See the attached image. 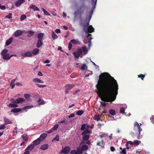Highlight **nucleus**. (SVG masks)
Instances as JSON below:
<instances>
[{"label": "nucleus", "mask_w": 154, "mask_h": 154, "mask_svg": "<svg viewBox=\"0 0 154 154\" xmlns=\"http://www.w3.org/2000/svg\"><path fill=\"white\" fill-rule=\"evenodd\" d=\"M97 93L103 102H101L103 107H106V102H112L116 100L118 94V85L116 80L108 72H103L99 76L96 85Z\"/></svg>", "instance_id": "1"}, {"label": "nucleus", "mask_w": 154, "mask_h": 154, "mask_svg": "<svg viewBox=\"0 0 154 154\" xmlns=\"http://www.w3.org/2000/svg\"><path fill=\"white\" fill-rule=\"evenodd\" d=\"M91 15H89L88 19L86 18L84 20V22L83 23V28L84 32L87 34L88 33L90 34L94 31V29L92 25H89V22L91 18Z\"/></svg>", "instance_id": "2"}, {"label": "nucleus", "mask_w": 154, "mask_h": 154, "mask_svg": "<svg viewBox=\"0 0 154 154\" xmlns=\"http://www.w3.org/2000/svg\"><path fill=\"white\" fill-rule=\"evenodd\" d=\"M8 50L5 49L2 51L1 54L2 56L3 59L5 60H9L11 57L14 56H16V55H11L8 53Z\"/></svg>", "instance_id": "3"}, {"label": "nucleus", "mask_w": 154, "mask_h": 154, "mask_svg": "<svg viewBox=\"0 0 154 154\" xmlns=\"http://www.w3.org/2000/svg\"><path fill=\"white\" fill-rule=\"evenodd\" d=\"M82 135V140L81 141L80 144H85L87 140H88L89 139L90 135L89 134H87L86 131V130L84 131L83 132H82L81 133Z\"/></svg>", "instance_id": "4"}, {"label": "nucleus", "mask_w": 154, "mask_h": 154, "mask_svg": "<svg viewBox=\"0 0 154 154\" xmlns=\"http://www.w3.org/2000/svg\"><path fill=\"white\" fill-rule=\"evenodd\" d=\"M91 34L88 33V34H87V37L85 38L84 40V43L86 44L88 43V46L89 48L90 47L91 44V40L92 39V38L91 37Z\"/></svg>", "instance_id": "5"}, {"label": "nucleus", "mask_w": 154, "mask_h": 154, "mask_svg": "<svg viewBox=\"0 0 154 154\" xmlns=\"http://www.w3.org/2000/svg\"><path fill=\"white\" fill-rule=\"evenodd\" d=\"M134 129H137L138 131V135L137 136V139H139L140 137V131H142V129L140 127L138 124L137 122L134 123Z\"/></svg>", "instance_id": "6"}, {"label": "nucleus", "mask_w": 154, "mask_h": 154, "mask_svg": "<svg viewBox=\"0 0 154 154\" xmlns=\"http://www.w3.org/2000/svg\"><path fill=\"white\" fill-rule=\"evenodd\" d=\"M75 86L74 84H67L66 85L65 87V92L66 94L69 93V91L73 88Z\"/></svg>", "instance_id": "7"}, {"label": "nucleus", "mask_w": 154, "mask_h": 154, "mask_svg": "<svg viewBox=\"0 0 154 154\" xmlns=\"http://www.w3.org/2000/svg\"><path fill=\"white\" fill-rule=\"evenodd\" d=\"M85 8L86 6L84 5H82L79 7L78 8V15L79 14L81 16L82 14H83Z\"/></svg>", "instance_id": "8"}, {"label": "nucleus", "mask_w": 154, "mask_h": 154, "mask_svg": "<svg viewBox=\"0 0 154 154\" xmlns=\"http://www.w3.org/2000/svg\"><path fill=\"white\" fill-rule=\"evenodd\" d=\"M72 15L74 17L75 20H76L77 16V9L76 7H73L72 8Z\"/></svg>", "instance_id": "9"}, {"label": "nucleus", "mask_w": 154, "mask_h": 154, "mask_svg": "<svg viewBox=\"0 0 154 154\" xmlns=\"http://www.w3.org/2000/svg\"><path fill=\"white\" fill-rule=\"evenodd\" d=\"M25 101V100L22 98H18L15 101H12L11 102L13 103L18 104L22 103Z\"/></svg>", "instance_id": "10"}, {"label": "nucleus", "mask_w": 154, "mask_h": 154, "mask_svg": "<svg viewBox=\"0 0 154 154\" xmlns=\"http://www.w3.org/2000/svg\"><path fill=\"white\" fill-rule=\"evenodd\" d=\"M70 149L69 146H66L61 151V153L64 154H68L70 151Z\"/></svg>", "instance_id": "11"}, {"label": "nucleus", "mask_w": 154, "mask_h": 154, "mask_svg": "<svg viewBox=\"0 0 154 154\" xmlns=\"http://www.w3.org/2000/svg\"><path fill=\"white\" fill-rule=\"evenodd\" d=\"M23 33V32L22 31L20 30H18L15 32L14 35L15 37H17L20 36Z\"/></svg>", "instance_id": "12"}, {"label": "nucleus", "mask_w": 154, "mask_h": 154, "mask_svg": "<svg viewBox=\"0 0 154 154\" xmlns=\"http://www.w3.org/2000/svg\"><path fill=\"white\" fill-rule=\"evenodd\" d=\"M22 55L24 57H31L32 56L31 52L27 51L24 53L22 54Z\"/></svg>", "instance_id": "13"}, {"label": "nucleus", "mask_w": 154, "mask_h": 154, "mask_svg": "<svg viewBox=\"0 0 154 154\" xmlns=\"http://www.w3.org/2000/svg\"><path fill=\"white\" fill-rule=\"evenodd\" d=\"M35 147L34 145L31 144L29 146H28L25 149V151L29 152V151L33 149Z\"/></svg>", "instance_id": "14"}, {"label": "nucleus", "mask_w": 154, "mask_h": 154, "mask_svg": "<svg viewBox=\"0 0 154 154\" xmlns=\"http://www.w3.org/2000/svg\"><path fill=\"white\" fill-rule=\"evenodd\" d=\"M49 147V145L46 144L42 145L40 147V149L42 150H45L47 149Z\"/></svg>", "instance_id": "15"}, {"label": "nucleus", "mask_w": 154, "mask_h": 154, "mask_svg": "<svg viewBox=\"0 0 154 154\" xmlns=\"http://www.w3.org/2000/svg\"><path fill=\"white\" fill-rule=\"evenodd\" d=\"M47 135L48 134L47 133H43L41 134L40 137L38 138L40 139V140L41 141L42 140L45 139V138L47 136Z\"/></svg>", "instance_id": "16"}, {"label": "nucleus", "mask_w": 154, "mask_h": 154, "mask_svg": "<svg viewBox=\"0 0 154 154\" xmlns=\"http://www.w3.org/2000/svg\"><path fill=\"white\" fill-rule=\"evenodd\" d=\"M24 2V0H18L15 3V5L17 7H18Z\"/></svg>", "instance_id": "17"}, {"label": "nucleus", "mask_w": 154, "mask_h": 154, "mask_svg": "<svg viewBox=\"0 0 154 154\" xmlns=\"http://www.w3.org/2000/svg\"><path fill=\"white\" fill-rule=\"evenodd\" d=\"M30 9H32L34 11H39V9L35 5H31L29 7Z\"/></svg>", "instance_id": "18"}, {"label": "nucleus", "mask_w": 154, "mask_h": 154, "mask_svg": "<svg viewBox=\"0 0 154 154\" xmlns=\"http://www.w3.org/2000/svg\"><path fill=\"white\" fill-rule=\"evenodd\" d=\"M41 140L38 138L36 140H35L33 142V145H37L40 143Z\"/></svg>", "instance_id": "19"}, {"label": "nucleus", "mask_w": 154, "mask_h": 154, "mask_svg": "<svg viewBox=\"0 0 154 154\" xmlns=\"http://www.w3.org/2000/svg\"><path fill=\"white\" fill-rule=\"evenodd\" d=\"M4 120L5 121L4 124L5 125L8 124H11L12 123L11 121L6 117L4 118Z\"/></svg>", "instance_id": "20"}, {"label": "nucleus", "mask_w": 154, "mask_h": 154, "mask_svg": "<svg viewBox=\"0 0 154 154\" xmlns=\"http://www.w3.org/2000/svg\"><path fill=\"white\" fill-rule=\"evenodd\" d=\"M13 40V38L12 37H11L6 42V45L7 46L9 45L12 42Z\"/></svg>", "instance_id": "21"}, {"label": "nucleus", "mask_w": 154, "mask_h": 154, "mask_svg": "<svg viewBox=\"0 0 154 154\" xmlns=\"http://www.w3.org/2000/svg\"><path fill=\"white\" fill-rule=\"evenodd\" d=\"M43 45V43L42 40H38L37 43L36 44V47L39 48Z\"/></svg>", "instance_id": "22"}, {"label": "nucleus", "mask_w": 154, "mask_h": 154, "mask_svg": "<svg viewBox=\"0 0 154 154\" xmlns=\"http://www.w3.org/2000/svg\"><path fill=\"white\" fill-rule=\"evenodd\" d=\"M43 35L44 34L42 33H40L37 36V37L38 39V40L42 41L43 39Z\"/></svg>", "instance_id": "23"}, {"label": "nucleus", "mask_w": 154, "mask_h": 154, "mask_svg": "<svg viewBox=\"0 0 154 154\" xmlns=\"http://www.w3.org/2000/svg\"><path fill=\"white\" fill-rule=\"evenodd\" d=\"M33 82L35 83L38 82L40 83H43L44 82L42 80H40L38 78H35L33 79Z\"/></svg>", "instance_id": "24"}, {"label": "nucleus", "mask_w": 154, "mask_h": 154, "mask_svg": "<svg viewBox=\"0 0 154 154\" xmlns=\"http://www.w3.org/2000/svg\"><path fill=\"white\" fill-rule=\"evenodd\" d=\"M104 141L103 139H102L101 141H98L97 143V145L98 146H101L102 147H104V146H103L102 145H103Z\"/></svg>", "instance_id": "25"}, {"label": "nucleus", "mask_w": 154, "mask_h": 154, "mask_svg": "<svg viewBox=\"0 0 154 154\" xmlns=\"http://www.w3.org/2000/svg\"><path fill=\"white\" fill-rule=\"evenodd\" d=\"M27 36L29 37H30L32 36H33L34 34V32L32 31H28L27 32Z\"/></svg>", "instance_id": "26"}, {"label": "nucleus", "mask_w": 154, "mask_h": 154, "mask_svg": "<svg viewBox=\"0 0 154 154\" xmlns=\"http://www.w3.org/2000/svg\"><path fill=\"white\" fill-rule=\"evenodd\" d=\"M21 110L20 108H14L11 110V112L14 113H17L20 112Z\"/></svg>", "instance_id": "27"}, {"label": "nucleus", "mask_w": 154, "mask_h": 154, "mask_svg": "<svg viewBox=\"0 0 154 154\" xmlns=\"http://www.w3.org/2000/svg\"><path fill=\"white\" fill-rule=\"evenodd\" d=\"M88 149V146L85 144V143L82 146V151H85V150H87Z\"/></svg>", "instance_id": "28"}, {"label": "nucleus", "mask_w": 154, "mask_h": 154, "mask_svg": "<svg viewBox=\"0 0 154 154\" xmlns=\"http://www.w3.org/2000/svg\"><path fill=\"white\" fill-rule=\"evenodd\" d=\"M39 50L37 48L34 49L32 51V54L35 55H36L38 53Z\"/></svg>", "instance_id": "29"}, {"label": "nucleus", "mask_w": 154, "mask_h": 154, "mask_svg": "<svg viewBox=\"0 0 154 154\" xmlns=\"http://www.w3.org/2000/svg\"><path fill=\"white\" fill-rule=\"evenodd\" d=\"M52 39L54 40H55V39H57L58 38L57 35L53 31L52 34Z\"/></svg>", "instance_id": "30"}, {"label": "nucleus", "mask_w": 154, "mask_h": 154, "mask_svg": "<svg viewBox=\"0 0 154 154\" xmlns=\"http://www.w3.org/2000/svg\"><path fill=\"white\" fill-rule=\"evenodd\" d=\"M16 79H14L12 80L10 83V85L11 86V88L13 89L15 86V84H14V82Z\"/></svg>", "instance_id": "31"}, {"label": "nucleus", "mask_w": 154, "mask_h": 154, "mask_svg": "<svg viewBox=\"0 0 154 154\" xmlns=\"http://www.w3.org/2000/svg\"><path fill=\"white\" fill-rule=\"evenodd\" d=\"M17 103H10L8 105V106L11 108H14L17 107L18 105L16 104Z\"/></svg>", "instance_id": "32"}, {"label": "nucleus", "mask_w": 154, "mask_h": 154, "mask_svg": "<svg viewBox=\"0 0 154 154\" xmlns=\"http://www.w3.org/2000/svg\"><path fill=\"white\" fill-rule=\"evenodd\" d=\"M37 102L38 103L39 105H42L45 103V102L43 100L39 99L38 101Z\"/></svg>", "instance_id": "33"}, {"label": "nucleus", "mask_w": 154, "mask_h": 154, "mask_svg": "<svg viewBox=\"0 0 154 154\" xmlns=\"http://www.w3.org/2000/svg\"><path fill=\"white\" fill-rule=\"evenodd\" d=\"M82 51L85 54H86V53H87L88 51L87 47H86V46H83V47H82Z\"/></svg>", "instance_id": "34"}, {"label": "nucleus", "mask_w": 154, "mask_h": 154, "mask_svg": "<svg viewBox=\"0 0 154 154\" xmlns=\"http://www.w3.org/2000/svg\"><path fill=\"white\" fill-rule=\"evenodd\" d=\"M109 113L112 115H114L116 114V111L113 109H110L109 111Z\"/></svg>", "instance_id": "35"}, {"label": "nucleus", "mask_w": 154, "mask_h": 154, "mask_svg": "<svg viewBox=\"0 0 154 154\" xmlns=\"http://www.w3.org/2000/svg\"><path fill=\"white\" fill-rule=\"evenodd\" d=\"M23 139L25 140V141H26L28 140V137L27 134H24L22 135V136Z\"/></svg>", "instance_id": "36"}, {"label": "nucleus", "mask_w": 154, "mask_h": 154, "mask_svg": "<svg viewBox=\"0 0 154 154\" xmlns=\"http://www.w3.org/2000/svg\"><path fill=\"white\" fill-rule=\"evenodd\" d=\"M94 119L97 121H98L100 119V117L99 115H96L94 116Z\"/></svg>", "instance_id": "37"}, {"label": "nucleus", "mask_w": 154, "mask_h": 154, "mask_svg": "<svg viewBox=\"0 0 154 154\" xmlns=\"http://www.w3.org/2000/svg\"><path fill=\"white\" fill-rule=\"evenodd\" d=\"M44 14L45 15L50 16L51 14L44 8H42Z\"/></svg>", "instance_id": "38"}, {"label": "nucleus", "mask_w": 154, "mask_h": 154, "mask_svg": "<svg viewBox=\"0 0 154 154\" xmlns=\"http://www.w3.org/2000/svg\"><path fill=\"white\" fill-rule=\"evenodd\" d=\"M82 52V49H78V58L79 57V56L80 54H81Z\"/></svg>", "instance_id": "39"}, {"label": "nucleus", "mask_w": 154, "mask_h": 154, "mask_svg": "<svg viewBox=\"0 0 154 154\" xmlns=\"http://www.w3.org/2000/svg\"><path fill=\"white\" fill-rule=\"evenodd\" d=\"M59 136L57 134L52 140V141L54 142L55 140H56L57 141H59Z\"/></svg>", "instance_id": "40"}, {"label": "nucleus", "mask_w": 154, "mask_h": 154, "mask_svg": "<svg viewBox=\"0 0 154 154\" xmlns=\"http://www.w3.org/2000/svg\"><path fill=\"white\" fill-rule=\"evenodd\" d=\"M97 0H92V5L94 6V9L95 6L97 4Z\"/></svg>", "instance_id": "41"}, {"label": "nucleus", "mask_w": 154, "mask_h": 154, "mask_svg": "<svg viewBox=\"0 0 154 154\" xmlns=\"http://www.w3.org/2000/svg\"><path fill=\"white\" fill-rule=\"evenodd\" d=\"M33 107V106L32 105L26 106L24 107L23 108V109H24V110L26 109H30L32 108Z\"/></svg>", "instance_id": "42"}, {"label": "nucleus", "mask_w": 154, "mask_h": 154, "mask_svg": "<svg viewBox=\"0 0 154 154\" xmlns=\"http://www.w3.org/2000/svg\"><path fill=\"white\" fill-rule=\"evenodd\" d=\"M141 142L140 141H138V140H135L134 141V145H138L139 144L141 143Z\"/></svg>", "instance_id": "43"}, {"label": "nucleus", "mask_w": 154, "mask_h": 154, "mask_svg": "<svg viewBox=\"0 0 154 154\" xmlns=\"http://www.w3.org/2000/svg\"><path fill=\"white\" fill-rule=\"evenodd\" d=\"M12 13H9L8 15H6L5 17L9 19H10L12 18Z\"/></svg>", "instance_id": "44"}, {"label": "nucleus", "mask_w": 154, "mask_h": 154, "mask_svg": "<svg viewBox=\"0 0 154 154\" xmlns=\"http://www.w3.org/2000/svg\"><path fill=\"white\" fill-rule=\"evenodd\" d=\"M145 76V75H142V74H140V75H138V76L139 78H141L142 80H143Z\"/></svg>", "instance_id": "45"}, {"label": "nucleus", "mask_w": 154, "mask_h": 154, "mask_svg": "<svg viewBox=\"0 0 154 154\" xmlns=\"http://www.w3.org/2000/svg\"><path fill=\"white\" fill-rule=\"evenodd\" d=\"M84 112L83 110H79L78 111V115H81Z\"/></svg>", "instance_id": "46"}, {"label": "nucleus", "mask_w": 154, "mask_h": 154, "mask_svg": "<svg viewBox=\"0 0 154 154\" xmlns=\"http://www.w3.org/2000/svg\"><path fill=\"white\" fill-rule=\"evenodd\" d=\"M26 18V17L25 15L23 14L20 17V20L22 21L24 20Z\"/></svg>", "instance_id": "47"}, {"label": "nucleus", "mask_w": 154, "mask_h": 154, "mask_svg": "<svg viewBox=\"0 0 154 154\" xmlns=\"http://www.w3.org/2000/svg\"><path fill=\"white\" fill-rule=\"evenodd\" d=\"M87 66L86 64H84L81 67V69H82V70H85V69H86V68H87Z\"/></svg>", "instance_id": "48"}, {"label": "nucleus", "mask_w": 154, "mask_h": 154, "mask_svg": "<svg viewBox=\"0 0 154 154\" xmlns=\"http://www.w3.org/2000/svg\"><path fill=\"white\" fill-rule=\"evenodd\" d=\"M83 153V152L82 149V147L80 149L79 148H78V154H82Z\"/></svg>", "instance_id": "49"}, {"label": "nucleus", "mask_w": 154, "mask_h": 154, "mask_svg": "<svg viewBox=\"0 0 154 154\" xmlns=\"http://www.w3.org/2000/svg\"><path fill=\"white\" fill-rule=\"evenodd\" d=\"M120 112L121 113H122V114H124V113L125 112V109H124V108L122 107L120 109Z\"/></svg>", "instance_id": "50"}, {"label": "nucleus", "mask_w": 154, "mask_h": 154, "mask_svg": "<svg viewBox=\"0 0 154 154\" xmlns=\"http://www.w3.org/2000/svg\"><path fill=\"white\" fill-rule=\"evenodd\" d=\"M58 127V125L57 124L55 125L54 127L52 128V129L53 131L56 130L57 129Z\"/></svg>", "instance_id": "51"}, {"label": "nucleus", "mask_w": 154, "mask_h": 154, "mask_svg": "<svg viewBox=\"0 0 154 154\" xmlns=\"http://www.w3.org/2000/svg\"><path fill=\"white\" fill-rule=\"evenodd\" d=\"M85 131L87 134H89L90 133H92L91 131L90 130L88 129H86Z\"/></svg>", "instance_id": "52"}, {"label": "nucleus", "mask_w": 154, "mask_h": 154, "mask_svg": "<svg viewBox=\"0 0 154 154\" xmlns=\"http://www.w3.org/2000/svg\"><path fill=\"white\" fill-rule=\"evenodd\" d=\"M121 154H126V151L125 148L122 149V151L120 152Z\"/></svg>", "instance_id": "53"}, {"label": "nucleus", "mask_w": 154, "mask_h": 154, "mask_svg": "<svg viewBox=\"0 0 154 154\" xmlns=\"http://www.w3.org/2000/svg\"><path fill=\"white\" fill-rule=\"evenodd\" d=\"M69 154H77V151L75 150H72Z\"/></svg>", "instance_id": "54"}, {"label": "nucleus", "mask_w": 154, "mask_h": 154, "mask_svg": "<svg viewBox=\"0 0 154 154\" xmlns=\"http://www.w3.org/2000/svg\"><path fill=\"white\" fill-rule=\"evenodd\" d=\"M70 42L71 43L73 44L74 45H76L77 44V42L76 40L75 39L71 40Z\"/></svg>", "instance_id": "55"}, {"label": "nucleus", "mask_w": 154, "mask_h": 154, "mask_svg": "<svg viewBox=\"0 0 154 154\" xmlns=\"http://www.w3.org/2000/svg\"><path fill=\"white\" fill-rule=\"evenodd\" d=\"M5 124L1 125L0 126V130L3 129L5 128L6 127L5 126Z\"/></svg>", "instance_id": "56"}, {"label": "nucleus", "mask_w": 154, "mask_h": 154, "mask_svg": "<svg viewBox=\"0 0 154 154\" xmlns=\"http://www.w3.org/2000/svg\"><path fill=\"white\" fill-rule=\"evenodd\" d=\"M36 85H37V87H38L40 88H43L46 86V85H39V84H36Z\"/></svg>", "instance_id": "57"}, {"label": "nucleus", "mask_w": 154, "mask_h": 154, "mask_svg": "<svg viewBox=\"0 0 154 154\" xmlns=\"http://www.w3.org/2000/svg\"><path fill=\"white\" fill-rule=\"evenodd\" d=\"M72 44L70 42L69 43V46H68V47L69 50H71V48L72 47Z\"/></svg>", "instance_id": "58"}, {"label": "nucleus", "mask_w": 154, "mask_h": 154, "mask_svg": "<svg viewBox=\"0 0 154 154\" xmlns=\"http://www.w3.org/2000/svg\"><path fill=\"white\" fill-rule=\"evenodd\" d=\"M24 97L26 98L27 99L29 98L30 97V95L27 94H24Z\"/></svg>", "instance_id": "59"}, {"label": "nucleus", "mask_w": 154, "mask_h": 154, "mask_svg": "<svg viewBox=\"0 0 154 154\" xmlns=\"http://www.w3.org/2000/svg\"><path fill=\"white\" fill-rule=\"evenodd\" d=\"M86 127V125L85 124H83L81 128V129L82 130H85Z\"/></svg>", "instance_id": "60"}, {"label": "nucleus", "mask_w": 154, "mask_h": 154, "mask_svg": "<svg viewBox=\"0 0 154 154\" xmlns=\"http://www.w3.org/2000/svg\"><path fill=\"white\" fill-rule=\"evenodd\" d=\"M55 32L57 33H60V30L59 29H56L55 30Z\"/></svg>", "instance_id": "61"}, {"label": "nucleus", "mask_w": 154, "mask_h": 154, "mask_svg": "<svg viewBox=\"0 0 154 154\" xmlns=\"http://www.w3.org/2000/svg\"><path fill=\"white\" fill-rule=\"evenodd\" d=\"M110 149L112 152H114L115 150V147H114L113 146H111Z\"/></svg>", "instance_id": "62"}, {"label": "nucleus", "mask_w": 154, "mask_h": 154, "mask_svg": "<svg viewBox=\"0 0 154 154\" xmlns=\"http://www.w3.org/2000/svg\"><path fill=\"white\" fill-rule=\"evenodd\" d=\"M53 131V130L52 129V128L50 129L48 131H46V132L48 133H50Z\"/></svg>", "instance_id": "63"}, {"label": "nucleus", "mask_w": 154, "mask_h": 154, "mask_svg": "<svg viewBox=\"0 0 154 154\" xmlns=\"http://www.w3.org/2000/svg\"><path fill=\"white\" fill-rule=\"evenodd\" d=\"M75 116V114L74 113H72L68 117L69 118L73 117Z\"/></svg>", "instance_id": "64"}]
</instances>
